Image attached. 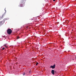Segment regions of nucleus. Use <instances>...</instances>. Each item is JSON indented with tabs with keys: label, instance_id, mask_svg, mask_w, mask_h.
<instances>
[{
	"label": "nucleus",
	"instance_id": "1",
	"mask_svg": "<svg viewBox=\"0 0 76 76\" xmlns=\"http://www.w3.org/2000/svg\"><path fill=\"white\" fill-rule=\"evenodd\" d=\"M12 31L10 29H9L7 30V33L8 34H12Z\"/></svg>",
	"mask_w": 76,
	"mask_h": 76
},
{
	"label": "nucleus",
	"instance_id": "2",
	"mask_svg": "<svg viewBox=\"0 0 76 76\" xmlns=\"http://www.w3.org/2000/svg\"><path fill=\"white\" fill-rule=\"evenodd\" d=\"M56 66V65L54 64L53 66H51L50 67L52 68V69H54Z\"/></svg>",
	"mask_w": 76,
	"mask_h": 76
},
{
	"label": "nucleus",
	"instance_id": "3",
	"mask_svg": "<svg viewBox=\"0 0 76 76\" xmlns=\"http://www.w3.org/2000/svg\"><path fill=\"white\" fill-rule=\"evenodd\" d=\"M21 2L23 3H25V0H22Z\"/></svg>",
	"mask_w": 76,
	"mask_h": 76
},
{
	"label": "nucleus",
	"instance_id": "4",
	"mask_svg": "<svg viewBox=\"0 0 76 76\" xmlns=\"http://www.w3.org/2000/svg\"><path fill=\"white\" fill-rule=\"evenodd\" d=\"M51 73L53 75H54V71L53 70H52Z\"/></svg>",
	"mask_w": 76,
	"mask_h": 76
},
{
	"label": "nucleus",
	"instance_id": "5",
	"mask_svg": "<svg viewBox=\"0 0 76 76\" xmlns=\"http://www.w3.org/2000/svg\"><path fill=\"white\" fill-rule=\"evenodd\" d=\"M4 47H6V48H7V46H6V44H5V45H4Z\"/></svg>",
	"mask_w": 76,
	"mask_h": 76
},
{
	"label": "nucleus",
	"instance_id": "6",
	"mask_svg": "<svg viewBox=\"0 0 76 76\" xmlns=\"http://www.w3.org/2000/svg\"><path fill=\"white\" fill-rule=\"evenodd\" d=\"M2 50H4V47H3V48H2V49H1Z\"/></svg>",
	"mask_w": 76,
	"mask_h": 76
},
{
	"label": "nucleus",
	"instance_id": "7",
	"mask_svg": "<svg viewBox=\"0 0 76 76\" xmlns=\"http://www.w3.org/2000/svg\"><path fill=\"white\" fill-rule=\"evenodd\" d=\"M37 64H38V62L36 64V66H37Z\"/></svg>",
	"mask_w": 76,
	"mask_h": 76
},
{
	"label": "nucleus",
	"instance_id": "8",
	"mask_svg": "<svg viewBox=\"0 0 76 76\" xmlns=\"http://www.w3.org/2000/svg\"><path fill=\"white\" fill-rule=\"evenodd\" d=\"M23 75H25V73H23Z\"/></svg>",
	"mask_w": 76,
	"mask_h": 76
},
{
	"label": "nucleus",
	"instance_id": "9",
	"mask_svg": "<svg viewBox=\"0 0 76 76\" xmlns=\"http://www.w3.org/2000/svg\"><path fill=\"white\" fill-rule=\"evenodd\" d=\"M20 38V37H17V39H19Z\"/></svg>",
	"mask_w": 76,
	"mask_h": 76
},
{
	"label": "nucleus",
	"instance_id": "10",
	"mask_svg": "<svg viewBox=\"0 0 76 76\" xmlns=\"http://www.w3.org/2000/svg\"><path fill=\"white\" fill-rule=\"evenodd\" d=\"M23 6H21H21H20V7H23Z\"/></svg>",
	"mask_w": 76,
	"mask_h": 76
},
{
	"label": "nucleus",
	"instance_id": "11",
	"mask_svg": "<svg viewBox=\"0 0 76 76\" xmlns=\"http://www.w3.org/2000/svg\"><path fill=\"white\" fill-rule=\"evenodd\" d=\"M53 1H56V0H53Z\"/></svg>",
	"mask_w": 76,
	"mask_h": 76
},
{
	"label": "nucleus",
	"instance_id": "12",
	"mask_svg": "<svg viewBox=\"0 0 76 76\" xmlns=\"http://www.w3.org/2000/svg\"><path fill=\"white\" fill-rule=\"evenodd\" d=\"M1 48H3V46H1Z\"/></svg>",
	"mask_w": 76,
	"mask_h": 76
},
{
	"label": "nucleus",
	"instance_id": "13",
	"mask_svg": "<svg viewBox=\"0 0 76 76\" xmlns=\"http://www.w3.org/2000/svg\"><path fill=\"white\" fill-rule=\"evenodd\" d=\"M5 9H5V10L6 11V10H5Z\"/></svg>",
	"mask_w": 76,
	"mask_h": 76
},
{
	"label": "nucleus",
	"instance_id": "14",
	"mask_svg": "<svg viewBox=\"0 0 76 76\" xmlns=\"http://www.w3.org/2000/svg\"><path fill=\"white\" fill-rule=\"evenodd\" d=\"M28 27H27V28H28Z\"/></svg>",
	"mask_w": 76,
	"mask_h": 76
}]
</instances>
